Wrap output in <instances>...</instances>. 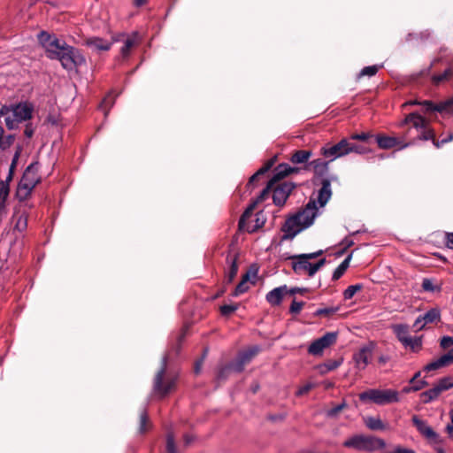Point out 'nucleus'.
<instances>
[{"label": "nucleus", "mask_w": 453, "mask_h": 453, "mask_svg": "<svg viewBox=\"0 0 453 453\" xmlns=\"http://www.w3.org/2000/svg\"><path fill=\"white\" fill-rule=\"evenodd\" d=\"M322 254L323 250H319L312 253L291 256L289 259L292 261L293 271L298 275L307 274L308 276L312 277L322 266L325 265L326 260L325 257L320 258L316 263H311V260L317 258Z\"/></svg>", "instance_id": "obj_2"}, {"label": "nucleus", "mask_w": 453, "mask_h": 453, "mask_svg": "<svg viewBox=\"0 0 453 453\" xmlns=\"http://www.w3.org/2000/svg\"><path fill=\"white\" fill-rule=\"evenodd\" d=\"M331 196V182L328 179H324L316 197H311L303 210L286 219L281 227V231L284 233L282 239H293L297 234L311 226L318 215L319 206H325Z\"/></svg>", "instance_id": "obj_1"}, {"label": "nucleus", "mask_w": 453, "mask_h": 453, "mask_svg": "<svg viewBox=\"0 0 453 453\" xmlns=\"http://www.w3.org/2000/svg\"><path fill=\"white\" fill-rule=\"evenodd\" d=\"M347 149H348V154H349L351 152L363 154L365 152V150L362 146L352 143L349 140H348Z\"/></svg>", "instance_id": "obj_54"}, {"label": "nucleus", "mask_w": 453, "mask_h": 453, "mask_svg": "<svg viewBox=\"0 0 453 453\" xmlns=\"http://www.w3.org/2000/svg\"><path fill=\"white\" fill-rule=\"evenodd\" d=\"M328 163V161L326 162L320 158H318L311 161V165L314 167L316 171H326L327 170Z\"/></svg>", "instance_id": "obj_50"}, {"label": "nucleus", "mask_w": 453, "mask_h": 453, "mask_svg": "<svg viewBox=\"0 0 453 453\" xmlns=\"http://www.w3.org/2000/svg\"><path fill=\"white\" fill-rule=\"evenodd\" d=\"M206 355V352H204L203 357L201 358V360L197 361L195 365V372L196 373H199L200 372V370H201V366H202V363H203V360L204 358Z\"/></svg>", "instance_id": "obj_64"}, {"label": "nucleus", "mask_w": 453, "mask_h": 453, "mask_svg": "<svg viewBox=\"0 0 453 453\" xmlns=\"http://www.w3.org/2000/svg\"><path fill=\"white\" fill-rule=\"evenodd\" d=\"M137 41V33H134L132 35L127 36L124 42V45L120 50V53L122 57L126 58L130 54L131 49L136 45Z\"/></svg>", "instance_id": "obj_29"}, {"label": "nucleus", "mask_w": 453, "mask_h": 453, "mask_svg": "<svg viewBox=\"0 0 453 453\" xmlns=\"http://www.w3.org/2000/svg\"><path fill=\"white\" fill-rule=\"evenodd\" d=\"M347 407V403L343 400L341 403L334 406L331 409L326 411V416L327 418H335L337 415Z\"/></svg>", "instance_id": "obj_39"}, {"label": "nucleus", "mask_w": 453, "mask_h": 453, "mask_svg": "<svg viewBox=\"0 0 453 453\" xmlns=\"http://www.w3.org/2000/svg\"><path fill=\"white\" fill-rule=\"evenodd\" d=\"M362 288L360 284L350 285L343 292V296L346 300L351 299L355 294Z\"/></svg>", "instance_id": "obj_43"}, {"label": "nucleus", "mask_w": 453, "mask_h": 453, "mask_svg": "<svg viewBox=\"0 0 453 453\" xmlns=\"http://www.w3.org/2000/svg\"><path fill=\"white\" fill-rule=\"evenodd\" d=\"M249 278H250V274L249 273H247L246 274H244L242 276V280L239 282V284L236 286L234 291V296H237L241 294H243L245 293L248 289H249V286L247 284V281L249 280Z\"/></svg>", "instance_id": "obj_38"}, {"label": "nucleus", "mask_w": 453, "mask_h": 453, "mask_svg": "<svg viewBox=\"0 0 453 453\" xmlns=\"http://www.w3.org/2000/svg\"><path fill=\"white\" fill-rule=\"evenodd\" d=\"M148 423V413L146 410H143L140 414V426L139 430L141 433H144L147 430Z\"/></svg>", "instance_id": "obj_53"}, {"label": "nucleus", "mask_w": 453, "mask_h": 453, "mask_svg": "<svg viewBox=\"0 0 453 453\" xmlns=\"http://www.w3.org/2000/svg\"><path fill=\"white\" fill-rule=\"evenodd\" d=\"M265 223V218L264 216L263 211H259L255 214V220L249 219L248 220H244V226L239 227L241 231H246L248 233H254L257 229L264 226Z\"/></svg>", "instance_id": "obj_18"}, {"label": "nucleus", "mask_w": 453, "mask_h": 453, "mask_svg": "<svg viewBox=\"0 0 453 453\" xmlns=\"http://www.w3.org/2000/svg\"><path fill=\"white\" fill-rule=\"evenodd\" d=\"M166 452L167 453H178L174 436L172 433H168L166 436Z\"/></svg>", "instance_id": "obj_44"}, {"label": "nucleus", "mask_w": 453, "mask_h": 453, "mask_svg": "<svg viewBox=\"0 0 453 453\" xmlns=\"http://www.w3.org/2000/svg\"><path fill=\"white\" fill-rule=\"evenodd\" d=\"M426 326V324H425V320L422 319V315L418 316L414 324H413V327L415 328L416 331H420L422 329H424Z\"/></svg>", "instance_id": "obj_59"}, {"label": "nucleus", "mask_w": 453, "mask_h": 453, "mask_svg": "<svg viewBox=\"0 0 453 453\" xmlns=\"http://www.w3.org/2000/svg\"><path fill=\"white\" fill-rule=\"evenodd\" d=\"M166 367L167 357L165 356L162 359L161 368L159 369L154 379L153 386L154 392L162 397L167 395L173 388L175 384L174 379H169L167 380L165 384L163 383V379L166 371Z\"/></svg>", "instance_id": "obj_10"}, {"label": "nucleus", "mask_w": 453, "mask_h": 453, "mask_svg": "<svg viewBox=\"0 0 453 453\" xmlns=\"http://www.w3.org/2000/svg\"><path fill=\"white\" fill-rule=\"evenodd\" d=\"M337 332H328L322 337L313 341L308 348V352L313 356L321 355L323 350L334 343L337 340Z\"/></svg>", "instance_id": "obj_13"}, {"label": "nucleus", "mask_w": 453, "mask_h": 453, "mask_svg": "<svg viewBox=\"0 0 453 453\" xmlns=\"http://www.w3.org/2000/svg\"><path fill=\"white\" fill-rule=\"evenodd\" d=\"M392 328L396 338L402 344H403V342L411 336L409 333V326L407 325L398 324L393 326Z\"/></svg>", "instance_id": "obj_27"}, {"label": "nucleus", "mask_w": 453, "mask_h": 453, "mask_svg": "<svg viewBox=\"0 0 453 453\" xmlns=\"http://www.w3.org/2000/svg\"><path fill=\"white\" fill-rule=\"evenodd\" d=\"M55 59L59 60L63 68L66 70H73L86 63V58L80 50L68 44Z\"/></svg>", "instance_id": "obj_6"}, {"label": "nucleus", "mask_w": 453, "mask_h": 453, "mask_svg": "<svg viewBox=\"0 0 453 453\" xmlns=\"http://www.w3.org/2000/svg\"><path fill=\"white\" fill-rule=\"evenodd\" d=\"M238 309L237 304H224L220 307V312L223 316H229Z\"/></svg>", "instance_id": "obj_52"}, {"label": "nucleus", "mask_w": 453, "mask_h": 453, "mask_svg": "<svg viewBox=\"0 0 453 453\" xmlns=\"http://www.w3.org/2000/svg\"><path fill=\"white\" fill-rule=\"evenodd\" d=\"M13 142V136L8 135L5 138L4 137V129L0 127V148L4 150L8 148Z\"/></svg>", "instance_id": "obj_46"}, {"label": "nucleus", "mask_w": 453, "mask_h": 453, "mask_svg": "<svg viewBox=\"0 0 453 453\" xmlns=\"http://www.w3.org/2000/svg\"><path fill=\"white\" fill-rule=\"evenodd\" d=\"M339 311V307H327V308H320L318 309L314 312V316L316 317H326L329 318Z\"/></svg>", "instance_id": "obj_41"}, {"label": "nucleus", "mask_w": 453, "mask_h": 453, "mask_svg": "<svg viewBox=\"0 0 453 453\" xmlns=\"http://www.w3.org/2000/svg\"><path fill=\"white\" fill-rule=\"evenodd\" d=\"M274 164V160L273 159H271L269 161H267L257 172L260 175H263L265 174V173H267L271 168L272 166Z\"/></svg>", "instance_id": "obj_61"}, {"label": "nucleus", "mask_w": 453, "mask_h": 453, "mask_svg": "<svg viewBox=\"0 0 453 453\" xmlns=\"http://www.w3.org/2000/svg\"><path fill=\"white\" fill-rule=\"evenodd\" d=\"M13 218L16 219L14 228L19 232H23L27 226V213L25 211L15 212Z\"/></svg>", "instance_id": "obj_28"}, {"label": "nucleus", "mask_w": 453, "mask_h": 453, "mask_svg": "<svg viewBox=\"0 0 453 453\" xmlns=\"http://www.w3.org/2000/svg\"><path fill=\"white\" fill-rule=\"evenodd\" d=\"M376 141L380 149H392L399 144L397 138L393 136L377 135Z\"/></svg>", "instance_id": "obj_25"}, {"label": "nucleus", "mask_w": 453, "mask_h": 453, "mask_svg": "<svg viewBox=\"0 0 453 453\" xmlns=\"http://www.w3.org/2000/svg\"><path fill=\"white\" fill-rule=\"evenodd\" d=\"M85 45L93 50L107 51L111 48L112 42L101 37H88L85 40Z\"/></svg>", "instance_id": "obj_19"}, {"label": "nucleus", "mask_w": 453, "mask_h": 453, "mask_svg": "<svg viewBox=\"0 0 453 453\" xmlns=\"http://www.w3.org/2000/svg\"><path fill=\"white\" fill-rule=\"evenodd\" d=\"M304 305L303 302H297L294 300L290 305L289 311L293 314H298Z\"/></svg>", "instance_id": "obj_55"}, {"label": "nucleus", "mask_w": 453, "mask_h": 453, "mask_svg": "<svg viewBox=\"0 0 453 453\" xmlns=\"http://www.w3.org/2000/svg\"><path fill=\"white\" fill-rule=\"evenodd\" d=\"M351 257H352V253L349 254L337 267L336 269L334 271L333 273V275H332V279L333 280H339L343 274L344 273L346 272V270L349 268V263H350V260H351Z\"/></svg>", "instance_id": "obj_31"}, {"label": "nucleus", "mask_w": 453, "mask_h": 453, "mask_svg": "<svg viewBox=\"0 0 453 453\" xmlns=\"http://www.w3.org/2000/svg\"><path fill=\"white\" fill-rule=\"evenodd\" d=\"M372 135L369 134V133H361V134H352L350 136V139L351 140H359V141H363V142H365L367 141Z\"/></svg>", "instance_id": "obj_62"}, {"label": "nucleus", "mask_w": 453, "mask_h": 453, "mask_svg": "<svg viewBox=\"0 0 453 453\" xmlns=\"http://www.w3.org/2000/svg\"><path fill=\"white\" fill-rule=\"evenodd\" d=\"M38 40L45 49L47 57L50 59H55L67 44L45 31H42L38 35Z\"/></svg>", "instance_id": "obj_8"}, {"label": "nucleus", "mask_w": 453, "mask_h": 453, "mask_svg": "<svg viewBox=\"0 0 453 453\" xmlns=\"http://www.w3.org/2000/svg\"><path fill=\"white\" fill-rule=\"evenodd\" d=\"M372 357V348L371 346H364L353 355V360L356 366L364 370L370 363Z\"/></svg>", "instance_id": "obj_16"}, {"label": "nucleus", "mask_w": 453, "mask_h": 453, "mask_svg": "<svg viewBox=\"0 0 453 453\" xmlns=\"http://www.w3.org/2000/svg\"><path fill=\"white\" fill-rule=\"evenodd\" d=\"M445 366H449L453 364V349L449 350L446 354L441 356Z\"/></svg>", "instance_id": "obj_58"}, {"label": "nucleus", "mask_w": 453, "mask_h": 453, "mask_svg": "<svg viewBox=\"0 0 453 453\" xmlns=\"http://www.w3.org/2000/svg\"><path fill=\"white\" fill-rule=\"evenodd\" d=\"M412 423L430 444L441 445L443 442L442 438L424 420L418 418V416L412 417Z\"/></svg>", "instance_id": "obj_12"}, {"label": "nucleus", "mask_w": 453, "mask_h": 453, "mask_svg": "<svg viewBox=\"0 0 453 453\" xmlns=\"http://www.w3.org/2000/svg\"><path fill=\"white\" fill-rule=\"evenodd\" d=\"M435 386L441 391H446L453 388V377L446 376L441 378L436 383Z\"/></svg>", "instance_id": "obj_37"}, {"label": "nucleus", "mask_w": 453, "mask_h": 453, "mask_svg": "<svg viewBox=\"0 0 453 453\" xmlns=\"http://www.w3.org/2000/svg\"><path fill=\"white\" fill-rule=\"evenodd\" d=\"M452 73H453L452 70L450 68H447L441 73L433 75V77H432L433 83L434 85H439L441 82L449 81V78L452 76Z\"/></svg>", "instance_id": "obj_36"}, {"label": "nucleus", "mask_w": 453, "mask_h": 453, "mask_svg": "<svg viewBox=\"0 0 453 453\" xmlns=\"http://www.w3.org/2000/svg\"><path fill=\"white\" fill-rule=\"evenodd\" d=\"M379 71L378 65H369L363 68L360 72V76H373Z\"/></svg>", "instance_id": "obj_51"}, {"label": "nucleus", "mask_w": 453, "mask_h": 453, "mask_svg": "<svg viewBox=\"0 0 453 453\" xmlns=\"http://www.w3.org/2000/svg\"><path fill=\"white\" fill-rule=\"evenodd\" d=\"M403 124H410L417 130L425 128L428 125L427 121L421 115L415 112L407 115L403 121Z\"/></svg>", "instance_id": "obj_22"}, {"label": "nucleus", "mask_w": 453, "mask_h": 453, "mask_svg": "<svg viewBox=\"0 0 453 453\" xmlns=\"http://www.w3.org/2000/svg\"><path fill=\"white\" fill-rule=\"evenodd\" d=\"M422 319L425 320L426 326L440 321L441 311L439 308H432L422 315Z\"/></svg>", "instance_id": "obj_32"}, {"label": "nucleus", "mask_w": 453, "mask_h": 453, "mask_svg": "<svg viewBox=\"0 0 453 453\" xmlns=\"http://www.w3.org/2000/svg\"><path fill=\"white\" fill-rule=\"evenodd\" d=\"M422 288L425 291L434 292L440 291L441 288L438 286H434L433 280L431 279H424L422 281Z\"/></svg>", "instance_id": "obj_47"}, {"label": "nucleus", "mask_w": 453, "mask_h": 453, "mask_svg": "<svg viewBox=\"0 0 453 453\" xmlns=\"http://www.w3.org/2000/svg\"><path fill=\"white\" fill-rule=\"evenodd\" d=\"M274 164V160L273 159H271L269 161H267L257 172L260 175H263L265 174V173H267L271 168L272 166Z\"/></svg>", "instance_id": "obj_60"}, {"label": "nucleus", "mask_w": 453, "mask_h": 453, "mask_svg": "<svg viewBox=\"0 0 453 453\" xmlns=\"http://www.w3.org/2000/svg\"><path fill=\"white\" fill-rule=\"evenodd\" d=\"M342 365V360H327L319 366L320 373H326L330 371L335 370Z\"/></svg>", "instance_id": "obj_35"}, {"label": "nucleus", "mask_w": 453, "mask_h": 453, "mask_svg": "<svg viewBox=\"0 0 453 453\" xmlns=\"http://www.w3.org/2000/svg\"><path fill=\"white\" fill-rule=\"evenodd\" d=\"M442 367H446L445 365H444V362H443V359L441 357V356L428 363L425 367H424V371L426 372H432V371H435V370H438V369H441Z\"/></svg>", "instance_id": "obj_40"}, {"label": "nucleus", "mask_w": 453, "mask_h": 453, "mask_svg": "<svg viewBox=\"0 0 453 453\" xmlns=\"http://www.w3.org/2000/svg\"><path fill=\"white\" fill-rule=\"evenodd\" d=\"M274 185L275 182L270 180L266 187L261 191V193L257 196V202H263L269 196L270 192H272V189Z\"/></svg>", "instance_id": "obj_45"}, {"label": "nucleus", "mask_w": 453, "mask_h": 453, "mask_svg": "<svg viewBox=\"0 0 453 453\" xmlns=\"http://www.w3.org/2000/svg\"><path fill=\"white\" fill-rule=\"evenodd\" d=\"M421 105L424 107L426 112L438 111V112H449L453 115V97L434 104L432 101H423Z\"/></svg>", "instance_id": "obj_15"}, {"label": "nucleus", "mask_w": 453, "mask_h": 453, "mask_svg": "<svg viewBox=\"0 0 453 453\" xmlns=\"http://www.w3.org/2000/svg\"><path fill=\"white\" fill-rule=\"evenodd\" d=\"M453 345V337L451 336H443L441 339L440 346L442 349H448Z\"/></svg>", "instance_id": "obj_56"}, {"label": "nucleus", "mask_w": 453, "mask_h": 453, "mask_svg": "<svg viewBox=\"0 0 453 453\" xmlns=\"http://www.w3.org/2000/svg\"><path fill=\"white\" fill-rule=\"evenodd\" d=\"M114 96L112 95V93H109L103 100L101 105H100V108L103 110V111H105V114L107 113L106 112V110L108 108H110L111 106L113 105L114 104Z\"/></svg>", "instance_id": "obj_48"}, {"label": "nucleus", "mask_w": 453, "mask_h": 453, "mask_svg": "<svg viewBox=\"0 0 453 453\" xmlns=\"http://www.w3.org/2000/svg\"><path fill=\"white\" fill-rule=\"evenodd\" d=\"M10 193V186L6 182H0V221L6 215V201Z\"/></svg>", "instance_id": "obj_23"}, {"label": "nucleus", "mask_w": 453, "mask_h": 453, "mask_svg": "<svg viewBox=\"0 0 453 453\" xmlns=\"http://www.w3.org/2000/svg\"><path fill=\"white\" fill-rule=\"evenodd\" d=\"M442 392L435 386L421 394V398L424 403H428L437 399Z\"/></svg>", "instance_id": "obj_34"}, {"label": "nucleus", "mask_w": 453, "mask_h": 453, "mask_svg": "<svg viewBox=\"0 0 453 453\" xmlns=\"http://www.w3.org/2000/svg\"><path fill=\"white\" fill-rule=\"evenodd\" d=\"M386 441L379 437L365 434H355L346 439L342 446L357 451L375 452L386 448Z\"/></svg>", "instance_id": "obj_4"}, {"label": "nucleus", "mask_w": 453, "mask_h": 453, "mask_svg": "<svg viewBox=\"0 0 453 453\" xmlns=\"http://www.w3.org/2000/svg\"><path fill=\"white\" fill-rule=\"evenodd\" d=\"M226 261L229 264V267L226 273V278L228 282H232L238 272L237 257L235 255L233 257L228 256Z\"/></svg>", "instance_id": "obj_26"}, {"label": "nucleus", "mask_w": 453, "mask_h": 453, "mask_svg": "<svg viewBox=\"0 0 453 453\" xmlns=\"http://www.w3.org/2000/svg\"><path fill=\"white\" fill-rule=\"evenodd\" d=\"M445 244L449 249L453 250V233H447L445 236Z\"/></svg>", "instance_id": "obj_63"}, {"label": "nucleus", "mask_w": 453, "mask_h": 453, "mask_svg": "<svg viewBox=\"0 0 453 453\" xmlns=\"http://www.w3.org/2000/svg\"><path fill=\"white\" fill-rule=\"evenodd\" d=\"M34 108L32 104L24 102L14 105H4L0 109V116L5 117V125L8 129L12 130L23 121L32 118Z\"/></svg>", "instance_id": "obj_3"}, {"label": "nucleus", "mask_w": 453, "mask_h": 453, "mask_svg": "<svg viewBox=\"0 0 453 453\" xmlns=\"http://www.w3.org/2000/svg\"><path fill=\"white\" fill-rule=\"evenodd\" d=\"M426 384L427 383L425 380H418V382L415 385L403 388V392L406 393V394H408L410 392H416V391L422 389Z\"/></svg>", "instance_id": "obj_49"}, {"label": "nucleus", "mask_w": 453, "mask_h": 453, "mask_svg": "<svg viewBox=\"0 0 453 453\" xmlns=\"http://www.w3.org/2000/svg\"><path fill=\"white\" fill-rule=\"evenodd\" d=\"M295 188V184L292 182H283L273 188V201L276 206L282 207L290 193Z\"/></svg>", "instance_id": "obj_14"}, {"label": "nucleus", "mask_w": 453, "mask_h": 453, "mask_svg": "<svg viewBox=\"0 0 453 453\" xmlns=\"http://www.w3.org/2000/svg\"><path fill=\"white\" fill-rule=\"evenodd\" d=\"M260 351V348L258 346H253L247 350L241 352L238 355L235 363H233L226 367H224L219 374V379H223L225 377V373L229 371H234L240 372L243 370V367L246 364L250 363L251 359Z\"/></svg>", "instance_id": "obj_9"}, {"label": "nucleus", "mask_w": 453, "mask_h": 453, "mask_svg": "<svg viewBox=\"0 0 453 453\" xmlns=\"http://www.w3.org/2000/svg\"><path fill=\"white\" fill-rule=\"evenodd\" d=\"M420 134H419V138L421 140H425V141H428V140H432L433 141V143L434 145L436 147V148H440L441 146H442L443 144L450 142L453 140V134H449L447 137L441 139V140H435L434 138V133L432 129L428 128V125L426 126L425 128H422L420 129Z\"/></svg>", "instance_id": "obj_20"}, {"label": "nucleus", "mask_w": 453, "mask_h": 453, "mask_svg": "<svg viewBox=\"0 0 453 453\" xmlns=\"http://www.w3.org/2000/svg\"><path fill=\"white\" fill-rule=\"evenodd\" d=\"M288 293V290L286 285L280 286L269 291L265 296V299L272 306H279Z\"/></svg>", "instance_id": "obj_17"}, {"label": "nucleus", "mask_w": 453, "mask_h": 453, "mask_svg": "<svg viewBox=\"0 0 453 453\" xmlns=\"http://www.w3.org/2000/svg\"><path fill=\"white\" fill-rule=\"evenodd\" d=\"M364 423L372 431H383L387 428L386 424L379 417H365L364 418Z\"/></svg>", "instance_id": "obj_24"}, {"label": "nucleus", "mask_w": 453, "mask_h": 453, "mask_svg": "<svg viewBox=\"0 0 453 453\" xmlns=\"http://www.w3.org/2000/svg\"><path fill=\"white\" fill-rule=\"evenodd\" d=\"M358 398L364 403H372L377 405H386L400 401L398 391L391 388H370L360 393Z\"/></svg>", "instance_id": "obj_5"}, {"label": "nucleus", "mask_w": 453, "mask_h": 453, "mask_svg": "<svg viewBox=\"0 0 453 453\" xmlns=\"http://www.w3.org/2000/svg\"><path fill=\"white\" fill-rule=\"evenodd\" d=\"M297 168L292 167L288 164H280L275 168V173L273 177L271 179L273 182H278L281 179L285 178L286 176L289 175L293 173H297Z\"/></svg>", "instance_id": "obj_21"}, {"label": "nucleus", "mask_w": 453, "mask_h": 453, "mask_svg": "<svg viewBox=\"0 0 453 453\" xmlns=\"http://www.w3.org/2000/svg\"><path fill=\"white\" fill-rule=\"evenodd\" d=\"M348 139H342L339 142L329 145L326 144L320 149V154L332 162L339 157L348 155Z\"/></svg>", "instance_id": "obj_11"}, {"label": "nucleus", "mask_w": 453, "mask_h": 453, "mask_svg": "<svg viewBox=\"0 0 453 453\" xmlns=\"http://www.w3.org/2000/svg\"><path fill=\"white\" fill-rule=\"evenodd\" d=\"M403 345L413 352H418L422 349V336H410Z\"/></svg>", "instance_id": "obj_33"}, {"label": "nucleus", "mask_w": 453, "mask_h": 453, "mask_svg": "<svg viewBox=\"0 0 453 453\" xmlns=\"http://www.w3.org/2000/svg\"><path fill=\"white\" fill-rule=\"evenodd\" d=\"M311 157V150H300L295 151L292 154V156L290 157V161L293 164H303V163L307 162Z\"/></svg>", "instance_id": "obj_30"}, {"label": "nucleus", "mask_w": 453, "mask_h": 453, "mask_svg": "<svg viewBox=\"0 0 453 453\" xmlns=\"http://www.w3.org/2000/svg\"><path fill=\"white\" fill-rule=\"evenodd\" d=\"M313 387H314V385L312 383H307V384L300 387L298 388V390L296 391V395L301 396V395L307 394Z\"/></svg>", "instance_id": "obj_57"}, {"label": "nucleus", "mask_w": 453, "mask_h": 453, "mask_svg": "<svg viewBox=\"0 0 453 453\" xmlns=\"http://www.w3.org/2000/svg\"><path fill=\"white\" fill-rule=\"evenodd\" d=\"M40 182L38 168L35 164L29 165L25 170L19 183V193L27 197Z\"/></svg>", "instance_id": "obj_7"}, {"label": "nucleus", "mask_w": 453, "mask_h": 453, "mask_svg": "<svg viewBox=\"0 0 453 453\" xmlns=\"http://www.w3.org/2000/svg\"><path fill=\"white\" fill-rule=\"evenodd\" d=\"M257 201L255 203H253L252 204H250L246 210L245 211L243 212V214L242 215V217L240 218V220H239V223H238V226L239 227H243L244 226V220H248L249 219H250L252 217V212L255 209V206L257 204Z\"/></svg>", "instance_id": "obj_42"}]
</instances>
